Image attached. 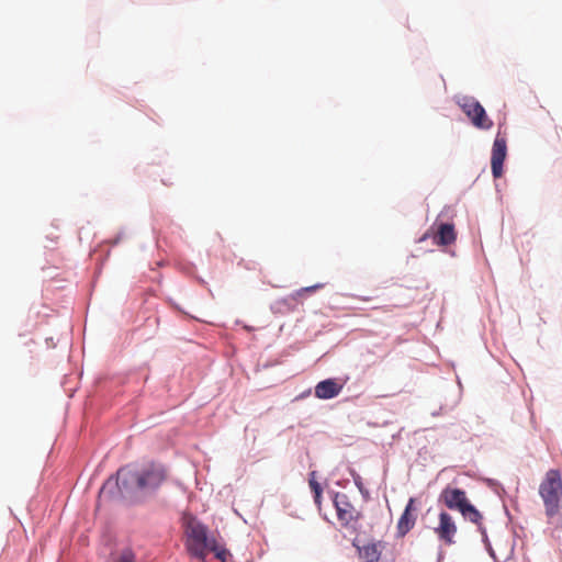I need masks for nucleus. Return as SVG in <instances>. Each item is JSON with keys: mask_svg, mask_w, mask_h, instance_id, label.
<instances>
[{"mask_svg": "<svg viewBox=\"0 0 562 562\" xmlns=\"http://www.w3.org/2000/svg\"><path fill=\"white\" fill-rule=\"evenodd\" d=\"M165 476L164 469L156 464H149L142 470L126 465L117 471L115 481L109 479L103 484L100 495L110 493L116 486L122 496H132L139 491L157 488L165 480Z\"/></svg>", "mask_w": 562, "mask_h": 562, "instance_id": "nucleus-1", "label": "nucleus"}, {"mask_svg": "<svg viewBox=\"0 0 562 562\" xmlns=\"http://www.w3.org/2000/svg\"><path fill=\"white\" fill-rule=\"evenodd\" d=\"M183 526L187 537L186 546L191 555L204 560L210 552H213L220 561H227L228 551L215 538L209 537L206 526L191 515L183 517Z\"/></svg>", "mask_w": 562, "mask_h": 562, "instance_id": "nucleus-2", "label": "nucleus"}, {"mask_svg": "<svg viewBox=\"0 0 562 562\" xmlns=\"http://www.w3.org/2000/svg\"><path fill=\"white\" fill-rule=\"evenodd\" d=\"M539 495L544 506L551 536L562 529V475L557 469L549 470L539 485Z\"/></svg>", "mask_w": 562, "mask_h": 562, "instance_id": "nucleus-3", "label": "nucleus"}, {"mask_svg": "<svg viewBox=\"0 0 562 562\" xmlns=\"http://www.w3.org/2000/svg\"><path fill=\"white\" fill-rule=\"evenodd\" d=\"M458 104L476 128H492L493 121L487 116L482 104L473 97H463L458 101Z\"/></svg>", "mask_w": 562, "mask_h": 562, "instance_id": "nucleus-4", "label": "nucleus"}, {"mask_svg": "<svg viewBox=\"0 0 562 562\" xmlns=\"http://www.w3.org/2000/svg\"><path fill=\"white\" fill-rule=\"evenodd\" d=\"M334 505L337 512V518L345 528L356 529L357 522L361 519V513L349 502L346 494L336 493Z\"/></svg>", "mask_w": 562, "mask_h": 562, "instance_id": "nucleus-5", "label": "nucleus"}, {"mask_svg": "<svg viewBox=\"0 0 562 562\" xmlns=\"http://www.w3.org/2000/svg\"><path fill=\"white\" fill-rule=\"evenodd\" d=\"M507 157V139L499 132L492 147L491 168L494 178H501L503 176V165Z\"/></svg>", "mask_w": 562, "mask_h": 562, "instance_id": "nucleus-6", "label": "nucleus"}, {"mask_svg": "<svg viewBox=\"0 0 562 562\" xmlns=\"http://www.w3.org/2000/svg\"><path fill=\"white\" fill-rule=\"evenodd\" d=\"M439 501L449 509H456L459 512L470 503L464 491L449 486L442 490Z\"/></svg>", "mask_w": 562, "mask_h": 562, "instance_id": "nucleus-7", "label": "nucleus"}, {"mask_svg": "<svg viewBox=\"0 0 562 562\" xmlns=\"http://www.w3.org/2000/svg\"><path fill=\"white\" fill-rule=\"evenodd\" d=\"M458 531L457 525L451 517L446 512H441L439 514V524L438 527L435 528V532L446 544L450 546L454 543V536Z\"/></svg>", "mask_w": 562, "mask_h": 562, "instance_id": "nucleus-8", "label": "nucleus"}, {"mask_svg": "<svg viewBox=\"0 0 562 562\" xmlns=\"http://www.w3.org/2000/svg\"><path fill=\"white\" fill-rule=\"evenodd\" d=\"M344 384L335 379H326L315 386V396L321 400L334 398L341 392Z\"/></svg>", "mask_w": 562, "mask_h": 562, "instance_id": "nucleus-9", "label": "nucleus"}, {"mask_svg": "<svg viewBox=\"0 0 562 562\" xmlns=\"http://www.w3.org/2000/svg\"><path fill=\"white\" fill-rule=\"evenodd\" d=\"M434 244L437 246L452 245L457 239L454 225L450 223H440L432 236Z\"/></svg>", "mask_w": 562, "mask_h": 562, "instance_id": "nucleus-10", "label": "nucleus"}, {"mask_svg": "<svg viewBox=\"0 0 562 562\" xmlns=\"http://www.w3.org/2000/svg\"><path fill=\"white\" fill-rule=\"evenodd\" d=\"M414 504H415V499L409 498V501L404 509V513L402 514V516L398 519L397 531L401 536H405L415 525L416 516H414L412 514V512L415 510Z\"/></svg>", "mask_w": 562, "mask_h": 562, "instance_id": "nucleus-11", "label": "nucleus"}, {"mask_svg": "<svg viewBox=\"0 0 562 562\" xmlns=\"http://www.w3.org/2000/svg\"><path fill=\"white\" fill-rule=\"evenodd\" d=\"M460 513L465 519H469L471 522L475 525H480L483 518L481 513L471 503H469L464 508H462Z\"/></svg>", "mask_w": 562, "mask_h": 562, "instance_id": "nucleus-12", "label": "nucleus"}, {"mask_svg": "<svg viewBox=\"0 0 562 562\" xmlns=\"http://www.w3.org/2000/svg\"><path fill=\"white\" fill-rule=\"evenodd\" d=\"M116 562H136L135 553L132 551V549L126 548L121 551Z\"/></svg>", "mask_w": 562, "mask_h": 562, "instance_id": "nucleus-13", "label": "nucleus"}, {"mask_svg": "<svg viewBox=\"0 0 562 562\" xmlns=\"http://www.w3.org/2000/svg\"><path fill=\"white\" fill-rule=\"evenodd\" d=\"M314 476H315V472H312L311 473V479H310V482H308L310 483V487H311V490H312V492L314 494H317V496H321L323 490H322L321 484L315 480Z\"/></svg>", "mask_w": 562, "mask_h": 562, "instance_id": "nucleus-14", "label": "nucleus"}, {"mask_svg": "<svg viewBox=\"0 0 562 562\" xmlns=\"http://www.w3.org/2000/svg\"><path fill=\"white\" fill-rule=\"evenodd\" d=\"M353 476V481H355V484L358 486V488L361 491L362 490V482H361V477L359 474H356L353 473L352 474Z\"/></svg>", "mask_w": 562, "mask_h": 562, "instance_id": "nucleus-15", "label": "nucleus"}, {"mask_svg": "<svg viewBox=\"0 0 562 562\" xmlns=\"http://www.w3.org/2000/svg\"><path fill=\"white\" fill-rule=\"evenodd\" d=\"M318 288H319V285H313V286L303 288L297 293L300 294L301 292H312V291H314V290H316Z\"/></svg>", "mask_w": 562, "mask_h": 562, "instance_id": "nucleus-16", "label": "nucleus"}, {"mask_svg": "<svg viewBox=\"0 0 562 562\" xmlns=\"http://www.w3.org/2000/svg\"><path fill=\"white\" fill-rule=\"evenodd\" d=\"M321 499H322V495L321 496H317V494H314V501L316 503V505L319 507L321 506Z\"/></svg>", "mask_w": 562, "mask_h": 562, "instance_id": "nucleus-17", "label": "nucleus"}]
</instances>
